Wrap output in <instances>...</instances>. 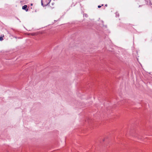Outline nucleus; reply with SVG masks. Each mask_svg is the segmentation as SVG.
<instances>
[{
    "instance_id": "nucleus-1",
    "label": "nucleus",
    "mask_w": 152,
    "mask_h": 152,
    "mask_svg": "<svg viewBox=\"0 0 152 152\" xmlns=\"http://www.w3.org/2000/svg\"><path fill=\"white\" fill-rule=\"evenodd\" d=\"M51 0H42L41 4L42 5L44 6L48 5L50 1Z\"/></svg>"
},
{
    "instance_id": "nucleus-2",
    "label": "nucleus",
    "mask_w": 152,
    "mask_h": 152,
    "mask_svg": "<svg viewBox=\"0 0 152 152\" xmlns=\"http://www.w3.org/2000/svg\"><path fill=\"white\" fill-rule=\"evenodd\" d=\"M27 7V6L26 5H25L22 7V9L23 10H25L26 11V12H27L28 11V9H26V8Z\"/></svg>"
},
{
    "instance_id": "nucleus-3",
    "label": "nucleus",
    "mask_w": 152,
    "mask_h": 152,
    "mask_svg": "<svg viewBox=\"0 0 152 152\" xmlns=\"http://www.w3.org/2000/svg\"><path fill=\"white\" fill-rule=\"evenodd\" d=\"M3 40V38L2 37H0V40L1 41H2Z\"/></svg>"
},
{
    "instance_id": "nucleus-4",
    "label": "nucleus",
    "mask_w": 152,
    "mask_h": 152,
    "mask_svg": "<svg viewBox=\"0 0 152 152\" xmlns=\"http://www.w3.org/2000/svg\"><path fill=\"white\" fill-rule=\"evenodd\" d=\"M101 7V6H100V5H99L98 6V7L99 8H100Z\"/></svg>"
}]
</instances>
